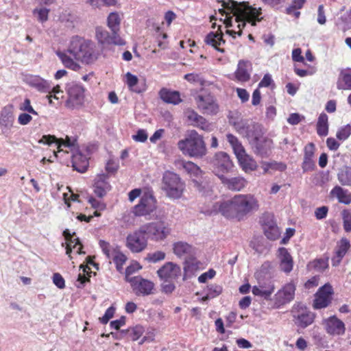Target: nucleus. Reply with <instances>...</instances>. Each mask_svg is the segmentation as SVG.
Instances as JSON below:
<instances>
[{"instance_id": "obj_8", "label": "nucleus", "mask_w": 351, "mask_h": 351, "mask_svg": "<svg viewBox=\"0 0 351 351\" xmlns=\"http://www.w3.org/2000/svg\"><path fill=\"white\" fill-rule=\"evenodd\" d=\"M146 237L154 241L165 240L170 230L165 222L158 221L145 223L141 226Z\"/></svg>"}, {"instance_id": "obj_35", "label": "nucleus", "mask_w": 351, "mask_h": 351, "mask_svg": "<svg viewBox=\"0 0 351 351\" xmlns=\"http://www.w3.org/2000/svg\"><path fill=\"white\" fill-rule=\"evenodd\" d=\"M160 99L165 103L177 105L182 101L180 93L176 90H171L162 88L159 93Z\"/></svg>"}, {"instance_id": "obj_24", "label": "nucleus", "mask_w": 351, "mask_h": 351, "mask_svg": "<svg viewBox=\"0 0 351 351\" xmlns=\"http://www.w3.org/2000/svg\"><path fill=\"white\" fill-rule=\"evenodd\" d=\"M252 71V65L250 61L240 60L234 73V80L239 82H246L250 79Z\"/></svg>"}, {"instance_id": "obj_40", "label": "nucleus", "mask_w": 351, "mask_h": 351, "mask_svg": "<svg viewBox=\"0 0 351 351\" xmlns=\"http://www.w3.org/2000/svg\"><path fill=\"white\" fill-rule=\"evenodd\" d=\"M219 28L221 29V26H219ZM205 42L206 44L211 45L218 51H221L219 48V46L224 43V40L222 38V32H220V33L211 32L208 34L205 38Z\"/></svg>"}, {"instance_id": "obj_23", "label": "nucleus", "mask_w": 351, "mask_h": 351, "mask_svg": "<svg viewBox=\"0 0 351 351\" xmlns=\"http://www.w3.org/2000/svg\"><path fill=\"white\" fill-rule=\"evenodd\" d=\"M219 180L226 188L232 191H240L243 190L247 184V180L241 176L228 177L225 175H220Z\"/></svg>"}, {"instance_id": "obj_5", "label": "nucleus", "mask_w": 351, "mask_h": 351, "mask_svg": "<svg viewBox=\"0 0 351 351\" xmlns=\"http://www.w3.org/2000/svg\"><path fill=\"white\" fill-rule=\"evenodd\" d=\"M161 189L167 197L178 200L182 198L186 191V184L178 174L167 171L162 175Z\"/></svg>"}, {"instance_id": "obj_12", "label": "nucleus", "mask_w": 351, "mask_h": 351, "mask_svg": "<svg viewBox=\"0 0 351 351\" xmlns=\"http://www.w3.org/2000/svg\"><path fill=\"white\" fill-rule=\"evenodd\" d=\"M295 285L293 282L283 285L274 295L272 301L276 308H280L290 302L295 297Z\"/></svg>"}, {"instance_id": "obj_28", "label": "nucleus", "mask_w": 351, "mask_h": 351, "mask_svg": "<svg viewBox=\"0 0 351 351\" xmlns=\"http://www.w3.org/2000/svg\"><path fill=\"white\" fill-rule=\"evenodd\" d=\"M14 115L12 106H7L3 108L0 117V126L3 133L9 131L13 126Z\"/></svg>"}, {"instance_id": "obj_18", "label": "nucleus", "mask_w": 351, "mask_h": 351, "mask_svg": "<svg viewBox=\"0 0 351 351\" xmlns=\"http://www.w3.org/2000/svg\"><path fill=\"white\" fill-rule=\"evenodd\" d=\"M332 288L330 285L326 284L320 287L315 294L313 307L316 309L326 308L332 300Z\"/></svg>"}, {"instance_id": "obj_41", "label": "nucleus", "mask_w": 351, "mask_h": 351, "mask_svg": "<svg viewBox=\"0 0 351 351\" xmlns=\"http://www.w3.org/2000/svg\"><path fill=\"white\" fill-rule=\"evenodd\" d=\"M337 180L342 186H351V166L341 169L337 173Z\"/></svg>"}, {"instance_id": "obj_36", "label": "nucleus", "mask_w": 351, "mask_h": 351, "mask_svg": "<svg viewBox=\"0 0 351 351\" xmlns=\"http://www.w3.org/2000/svg\"><path fill=\"white\" fill-rule=\"evenodd\" d=\"M173 254L178 257H182L193 252V247L184 241H177L173 243Z\"/></svg>"}, {"instance_id": "obj_43", "label": "nucleus", "mask_w": 351, "mask_h": 351, "mask_svg": "<svg viewBox=\"0 0 351 351\" xmlns=\"http://www.w3.org/2000/svg\"><path fill=\"white\" fill-rule=\"evenodd\" d=\"M234 127L237 132L243 136L250 137V125L247 120H240L234 122Z\"/></svg>"}, {"instance_id": "obj_13", "label": "nucleus", "mask_w": 351, "mask_h": 351, "mask_svg": "<svg viewBox=\"0 0 351 351\" xmlns=\"http://www.w3.org/2000/svg\"><path fill=\"white\" fill-rule=\"evenodd\" d=\"M156 209V199L150 193H145L139 203L133 207L132 213L135 216L141 217L151 214Z\"/></svg>"}, {"instance_id": "obj_17", "label": "nucleus", "mask_w": 351, "mask_h": 351, "mask_svg": "<svg viewBox=\"0 0 351 351\" xmlns=\"http://www.w3.org/2000/svg\"><path fill=\"white\" fill-rule=\"evenodd\" d=\"M158 277L163 281H173L181 275L180 267L173 262H167L158 271Z\"/></svg>"}, {"instance_id": "obj_37", "label": "nucleus", "mask_w": 351, "mask_h": 351, "mask_svg": "<svg viewBox=\"0 0 351 351\" xmlns=\"http://www.w3.org/2000/svg\"><path fill=\"white\" fill-rule=\"evenodd\" d=\"M63 235L66 240V254L69 256L70 259H71V253L72 250H75L77 247L80 241L78 238L74 237L69 230H65L63 232Z\"/></svg>"}, {"instance_id": "obj_20", "label": "nucleus", "mask_w": 351, "mask_h": 351, "mask_svg": "<svg viewBox=\"0 0 351 351\" xmlns=\"http://www.w3.org/2000/svg\"><path fill=\"white\" fill-rule=\"evenodd\" d=\"M322 324L326 332L330 335L339 336L345 332L344 323L335 315L324 319Z\"/></svg>"}, {"instance_id": "obj_63", "label": "nucleus", "mask_w": 351, "mask_h": 351, "mask_svg": "<svg viewBox=\"0 0 351 351\" xmlns=\"http://www.w3.org/2000/svg\"><path fill=\"white\" fill-rule=\"evenodd\" d=\"M115 308L113 306L109 307L105 312L104 316L100 318L102 324H107L108 321L113 317Z\"/></svg>"}, {"instance_id": "obj_6", "label": "nucleus", "mask_w": 351, "mask_h": 351, "mask_svg": "<svg viewBox=\"0 0 351 351\" xmlns=\"http://www.w3.org/2000/svg\"><path fill=\"white\" fill-rule=\"evenodd\" d=\"M226 137L241 169L245 173L256 170L258 167L256 160L252 156L246 153L243 146L238 138L231 134H228Z\"/></svg>"}, {"instance_id": "obj_44", "label": "nucleus", "mask_w": 351, "mask_h": 351, "mask_svg": "<svg viewBox=\"0 0 351 351\" xmlns=\"http://www.w3.org/2000/svg\"><path fill=\"white\" fill-rule=\"evenodd\" d=\"M328 267V258L316 259L308 264L309 270L315 269L317 271H323Z\"/></svg>"}, {"instance_id": "obj_32", "label": "nucleus", "mask_w": 351, "mask_h": 351, "mask_svg": "<svg viewBox=\"0 0 351 351\" xmlns=\"http://www.w3.org/2000/svg\"><path fill=\"white\" fill-rule=\"evenodd\" d=\"M315 146L313 143H308L304 147V156L302 168L304 171H313L315 168L313 156Z\"/></svg>"}, {"instance_id": "obj_61", "label": "nucleus", "mask_w": 351, "mask_h": 351, "mask_svg": "<svg viewBox=\"0 0 351 351\" xmlns=\"http://www.w3.org/2000/svg\"><path fill=\"white\" fill-rule=\"evenodd\" d=\"M48 12L49 10L45 8H36L34 11V14L38 18V20L43 21L47 20Z\"/></svg>"}, {"instance_id": "obj_38", "label": "nucleus", "mask_w": 351, "mask_h": 351, "mask_svg": "<svg viewBox=\"0 0 351 351\" xmlns=\"http://www.w3.org/2000/svg\"><path fill=\"white\" fill-rule=\"evenodd\" d=\"M200 262L196 258H190L185 261L184 266V277L189 278L200 268Z\"/></svg>"}, {"instance_id": "obj_59", "label": "nucleus", "mask_w": 351, "mask_h": 351, "mask_svg": "<svg viewBox=\"0 0 351 351\" xmlns=\"http://www.w3.org/2000/svg\"><path fill=\"white\" fill-rule=\"evenodd\" d=\"M59 138H57L53 135H43L42 138L38 141L40 144L51 145L53 143H56L57 145V141Z\"/></svg>"}, {"instance_id": "obj_19", "label": "nucleus", "mask_w": 351, "mask_h": 351, "mask_svg": "<svg viewBox=\"0 0 351 351\" xmlns=\"http://www.w3.org/2000/svg\"><path fill=\"white\" fill-rule=\"evenodd\" d=\"M293 321L300 328H304L313 324L315 319L313 313L303 306H298L293 311Z\"/></svg>"}, {"instance_id": "obj_3", "label": "nucleus", "mask_w": 351, "mask_h": 351, "mask_svg": "<svg viewBox=\"0 0 351 351\" xmlns=\"http://www.w3.org/2000/svg\"><path fill=\"white\" fill-rule=\"evenodd\" d=\"M258 208V200L254 195L238 194L229 200L220 204L215 203L210 213L218 211L228 218H241L249 213L257 211Z\"/></svg>"}, {"instance_id": "obj_11", "label": "nucleus", "mask_w": 351, "mask_h": 351, "mask_svg": "<svg viewBox=\"0 0 351 351\" xmlns=\"http://www.w3.org/2000/svg\"><path fill=\"white\" fill-rule=\"evenodd\" d=\"M99 246L106 257L109 260L112 259L114 261L117 269L121 272L123 269V265L127 261L126 256L120 251L117 246H111L105 241L100 240Z\"/></svg>"}, {"instance_id": "obj_64", "label": "nucleus", "mask_w": 351, "mask_h": 351, "mask_svg": "<svg viewBox=\"0 0 351 351\" xmlns=\"http://www.w3.org/2000/svg\"><path fill=\"white\" fill-rule=\"evenodd\" d=\"M53 282L59 289H63L65 287V281L62 276L58 273H56L53 275Z\"/></svg>"}, {"instance_id": "obj_47", "label": "nucleus", "mask_w": 351, "mask_h": 351, "mask_svg": "<svg viewBox=\"0 0 351 351\" xmlns=\"http://www.w3.org/2000/svg\"><path fill=\"white\" fill-rule=\"evenodd\" d=\"M125 77V84L130 90L138 93L141 92V90L137 86L138 82L137 76L132 74L130 72H128L126 73Z\"/></svg>"}, {"instance_id": "obj_42", "label": "nucleus", "mask_w": 351, "mask_h": 351, "mask_svg": "<svg viewBox=\"0 0 351 351\" xmlns=\"http://www.w3.org/2000/svg\"><path fill=\"white\" fill-rule=\"evenodd\" d=\"M182 167L191 177L198 178L202 171L201 169L194 162L191 161H182Z\"/></svg>"}, {"instance_id": "obj_1", "label": "nucleus", "mask_w": 351, "mask_h": 351, "mask_svg": "<svg viewBox=\"0 0 351 351\" xmlns=\"http://www.w3.org/2000/svg\"><path fill=\"white\" fill-rule=\"evenodd\" d=\"M95 48L91 40L75 36L71 38L66 51H57L56 54L65 67L77 71L81 68L78 61L90 64L98 59L99 53Z\"/></svg>"}, {"instance_id": "obj_54", "label": "nucleus", "mask_w": 351, "mask_h": 351, "mask_svg": "<svg viewBox=\"0 0 351 351\" xmlns=\"http://www.w3.org/2000/svg\"><path fill=\"white\" fill-rule=\"evenodd\" d=\"M343 228L346 232L351 231V210H345L342 213Z\"/></svg>"}, {"instance_id": "obj_26", "label": "nucleus", "mask_w": 351, "mask_h": 351, "mask_svg": "<svg viewBox=\"0 0 351 351\" xmlns=\"http://www.w3.org/2000/svg\"><path fill=\"white\" fill-rule=\"evenodd\" d=\"M188 121L195 127L210 132L212 130V125L203 117L199 115L193 110H187L185 112Z\"/></svg>"}, {"instance_id": "obj_45", "label": "nucleus", "mask_w": 351, "mask_h": 351, "mask_svg": "<svg viewBox=\"0 0 351 351\" xmlns=\"http://www.w3.org/2000/svg\"><path fill=\"white\" fill-rule=\"evenodd\" d=\"M262 168L264 173H268L270 170L283 171L286 169L287 165L282 162H263Z\"/></svg>"}, {"instance_id": "obj_21", "label": "nucleus", "mask_w": 351, "mask_h": 351, "mask_svg": "<svg viewBox=\"0 0 351 351\" xmlns=\"http://www.w3.org/2000/svg\"><path fill=\"white\" fill-rule=\"evenodd\" d=\"M23 80L28 86L40 93H47L51 90V82L39 75H27Z\"/></svg>"}, {"instance_id": "obj_58", "label": "nucleus", "mask_w": 351, "mask_h": 351, "mask_svg": "<svg viewBox=\"0 0 351 351\" xmlns=\"http://www.w3.org/2000/svg\"><path fill=\"white\" fill-rule=\"evenodd\" d=\"M47 93H49V95H47V98L49 99V104H52V98H54L56 99H58L59 97L58 96L59 94H62L63 92L60 90V87L59 85H57L54 87H52L51 86V90L50 92H48Z\"/></svg>"}, {"instance_id": "obj_9", "label": "nucleus", "mask_w": 351, "mask_h": 351, "mask_svg": "<svg viewBox=\"0 0 351 351\" xmlns=\"http://www.w3.org/2000/svg\"><path fill=\"white\" fill-rule=\"evenodd\" d=\"M147 245V238L141 226L128 234L126 237V246L134 253H138L143 251Z\"/></svg>"}, {"instance_id": "obj_30", "label": "nucleus", "mask_w": 351, "mask_h": 351, "mask_svg": "<svg viewBox=\"0 0 351 351\" xmlns=\"http://www.w3.org/2000/svg\"><path fill=\"white\" fill-rule=\"evenodd\" d=\"M275 289L274 282L269 281L267 283H259L257 286H254L252 292L254 295L259 296L265 300L270 298Z\"/></svg>"}, {"instance_id": "obj_7", "label": "nucleus", "mask_w": 351, "mask_h": 351, "mask_svg": "<svg viewBox=\"0 0 351 351\" xmlns=\"http://www.w3.org/2000/svg\"><path fill=\"white\" fill-rule=\"evenodd\" d=\"M111 34L101 27L96 29V38L102 45H114L122 46L125 44V40L119 36V23H107Z\"/></svg>"}, {"instance_id": "obj_53", "label": "nucleus", "mask_w": 351, "mask_h": 351, "mask_svg": "<svg viewBox=\"0 0 351 351\" xmlns=\"http://www.w3.org/2000/svg\"><path fill=\"white\" fill-rule=\"evenodd\" d=\"M130 336L133 341L138 340L144 332V328L141 325H136L128 330Z\"/></svg>"}, {"instance_id": "obj_50", "label": "nucleus", "mask_w": 351, "mask_h": 351, "mask_svg": "<svg viewBox=\"0 0 351 351\" xmlns=\"http://www.w3.org/2000/svg\"><path fill=\"white\" fill-rule=\"evenodd\" d=\"M19 109L23 112H28L33 115H38V112L34 109L29 99L26 98L19 106Z\"/></svg>"}, {"instance_id": "obj_48", "label": "nucleus", "mask_w": 351, "mask_h": 351, "mask_svg": "<svg viewBox=\"0 0 351 351\" xmlns=\"http://www.w3.org/2000/svg\"><path fill=\"white\" fill-rule=\"evenodd\" d=\"M304 1L305 0H293V5L287 8V13L293 14L297 19L300 14L298 10L302 7Z\"/></svg>"}, {"instance_id": "obj_57", "label": "nucleus", "mask_w": 351, "mask_h": 351, "mask_svg": "<svg viewBox=\"0 0 351 351\" xmlns=\"http://www.w3.org/2000/svg\"><path fill=\"white\" fill-rule=\"evenodd\" d=\"M148 134L145 130L139 129L136 134L132 136V139L136 142L144 143L147 140Z\"/></svg>"}, {"instance_id": "obj_25", "label": "nucleus", "mask_w": 351, "mask_h": 351, "mask_svg": "<svg viewBox=\"0 0 351 351\" xmlns=\"http://www.w3.org/2000/svg\"><path fill=\"white\" fill-rule=\"evenodd\" d=\"M277 259L280 271L285 274H289L292 271L293 267V260L291 255L286 248L280 247L278 249Z\"/></svg>"}, {"instance_id": "obj_22", "label": "nucleus", "mask_w": 351, "mask_h": 351, "mask_svg": "<svg viewBox=\"0 0 351 351\" xmlns=\"http://www.w3.org/2000/svg\"><path fill=\"white\" fill-rule=\"evenodd\" d=\"M273 148V141L267 137L256 138L253 144L254 153L262 158L268 157Z\"/></svg>"}, {"instance_id": "obj_33", "label": "nucleus", "mask_w": 351, "mask_h": 351, "mask_svg": "<svg viewBox=\"0 0 351 351\" xmlns=\"http://www.w3.org/2000/svg\"><path fill=\"white\" fill-rule=\"evenodd\" d=\"M88 158L80 152L76 151L72 155V165L75 170L80 173L85 172L88 167Z\"/></svg>"}, {"instance_id": "obj_10", "label": "nucleus", "mask_w": 351, "mask_h": 351, "mask_svg": "<svg viewBox=\"0 0 351 351\" xmlns=\"http://www.w3.org/2000/svg\"><path fill=\"white\" fill-rule=\"evenodd\" d=\"M211 165L213 172L219 178L220 175L230 172L234 167L230 156L224 152H217L211 161Z\"/></svg>"}, {"instance_id": "obj_2", "label": "nucleus", "mask_w": 351, "mask_h": 351, "mask_svg": "<svg viewBox=\"0 0 351 351\" xmlns=\"http://www.w3.org/2000/svg\"><path fill=\"white\" fill-rule=\"evenodd\" d=\"M221 3L218 11L210 16V21L219 20L220 22H260L266 20L261 8L253 7L249 2H238L234 0L219 1Z\"/></svg>"}, {"instance_id": "obj_60", "label": "nucleus", "mask_w": 351, "mask_h": 351, "mask_svg": "<svg viewBox=\"0 0 351 351\" xmlns=\"http://www.w3.org/2000/svg\"><path fill=\"white\" fill-rule=\"evenodd\" d=\"M31 114H32L28 112L21 113L18 117V123L21 125H26L29 124L32 120V117Z\"/></svg>"}, {"instance_id": "obj_29", "label": "nucleus", "mask_w": 351, "mask_h": 351, "mask_svg": "<svg viewBox=\"0 0 351 351\" xmlns=\"http://www.w3.org/2000/svg\"><path fill=\"white\" fill-rule=\"evenodd\" d=\"M330 197L346 205L351 203V193L346 189L337 185L330 192Z\"/></svg>"}, {"instance_id": "obj_31", "label": "nucleus", "mask_w": 351, "mask_h": 351, "mask_svg": "<svg viewBox=\"0 0 351 351\" xmlns=\"http://www.w3.org/2000/svg\"><path fill=\"white\" fill-rule=\"evenodd\" d=\"M68 148L71 152L77 151V143L75 138H71L66 136L65 139L59 138L57 141V151H53L54 158L58 157V154L64 151L63 148Z\"/></svg>"}, {"instance_id": "obj_4", "label": "nucleus", "mask_w": 351, "mask_h": 351, "mask_svg": "<svg viewBox=\"0 0 351 351\" xmlns=\"http://www.w3.org/2000/svg\"><path fill=\"white\" fill-rule=\"evenodd\" d=\"M178 147L184 156L191 158H201L207 154L203 136L194 130H191L184 139L178 141Z\"/></svg>"}, {"instance_id": "obj_49", "label": "nucleus", "mask_w": 351, "mask_h": 351, "mask_svg": "<svg viewBox=\"0 0 351 351\" xmlns=\"http://www.w3.org/2000/svg\"><path fill=\"white\" fill-rule=\"evenodd\" d=\"M350 247V242L346 239H341L337 245L335 254L339 256L343 257Z\"/></svg>"}, {"instance_id": "obj_56", "label": "nucleus", "mask_w": 351, "mask_h": 351, "mask_svg": "<svg viewBox=\"0 0 351 351\" xmlns=\"http://www.w3.org/2000/svg\"><path fill=\"white\" fill-rule=\"evenodd\" d=\"M265 236L271 240H276L278 238L279 230L276 226H271L268 229L265 230Z\"/></svg>"}, {"instance_id": "obj_52", "label": "nucleus", "mask_w": 351, "mask_h": 351, "mask_svg": "<svg viewBox=\"0 0 351 351\" xmlns=\"http://www.w3.org/2000/svg\"><path fill=\"white\" fill-rule=\"evenodd\" d=\"M166 257V254L162 251H156L152 253H149L146 259L153 263H158L164 260Z\"/></svg>"}, {"instance_id": "obj_14", "label": "nucleus", "mask_w": 351, "mask_h": 351, "mask_svg": "<svg viewBox=\"0 0 351 351\" xmlns=\"http://www.w3.org/2000/svg\"><path fill=\"white\" fill-rule=\"evenodd\" d=\"M127 281L130 283L133 291L136 295H149L152 293L154 284L141 276L127 277Z\"/></svg>"}, {"instance_id": "obj_27", "label": "nucleus", "mask_w": 351, "mask_h": 351, "mask_svg": "<svg viewBox=\"0 0 351 351\" xmlns=\"http://www.w3.org/2000/svg\"><path fill=\"white\" fill-rule=\"evenodd\" d=\"M111 189V185L108 182V177L106 174H98L94 183V193L99 197H104L108 191Z\"/></svg>"}, {"instance_id": "obj_55", "label": "nucleus", "mask_w": 351, "mask_h": 351, "mask_svg": "<svg viewBox=\"0 0 351 351\" xmlns=\"http://www.w3.org/2000/svg\"><path fill=\"white\" fill-rule=\"evenodd\" d=\"M225 24V27H224V29H225V31H226V33L229 34L230 36H232L233 38H235L236 37V35L238 34V35H241V27L242 28H243L245 25L246 23H238V28H239V31L238 32H236V31H234L232 29H230V27H232V23H224Z\"/></svg>"}, {"instance_id": "obj_15", "label": "nucleus", "mask_w": 351, "mask_h": 351, "mask_svg": "<svg viewBox=\"0 0 351 351\" xmlns=\"http://www.w3.org/2000/svg\"><path fill=\"white\" fill-rule=\"evenodd\" d=\"M84 87L80 84H70L67 90V107L75 108L81 106L84 101Z\"/></svg>"}, {"instance_id": "obj_46", "label": "nucleus", "mask_w": 351, "mask_h": 351, "mask_svg": "<svg viewBox=\"0 0 351 351\" xmlns=\"http://www.w3.org/2000/svg\"><path fill=\"white\" fill-rule=\"evenodd\" d=\"M222 287L218 285H210L206 289V295L202 298V300H207L219 295L222 293Z\"/></svg>"}, {"instance_id": "obj_39", "label": "nucleus", "mask_w": 351, "mask_h": 351, "mask_svg": "<svg viewBox=\"0 0 351 351\" xmlns=\"http://www.w3.org/2000/svg\"><path fill=\"white\" fill-rule=\"evenodd\" d=\"M317 132L320 136H326L328 134V117L324 112L321 113L318 117Z\"/></svg>"}, {"instance_id": "obj_34", "label": "nucleus", "mask_w": 351, "mask_h": 351, "mask_svg": "<svg viewBox=\"0 0 351 351\" xmlns=\"http://www.w3.org/2000/svg\"><path fill=\"white\" fill-rule=\"evenodd\" d=\"M339 90H351V69H341L337 82Z\"/></svg>"}, {"instance_id": "obj_62", "label": "nucleus", "mask_w": 351, "mask_h": 351, "mask_svg": "<svg viewBox=\"0 0 351 351\" xmlns=\"http://www.w3.org/2000/svg\"><path fill=\"white\" fill-rule=\"evenodd\" d=\"M216 272L214 269H210L208 271L204 272L198 277V281L200 283L206 282L208 279H212L215 276Z\"/></svg>"}, {"instance_id": "obj_51", "label": "nucleus", "mask_w": 351, "mask_h": 351, "mask_svg": "<svg viewBox=\"0 0 351 351\" xmlns=\"http://www.w3.org/2000/svg\"><path fill=\"white\" fill-rule=\"evenodd\" d=\"M351 134V125L347 124L340 128L337 132L336 136L340 141L346 140Z\"/></svg>"}, {"instance_id": "obj_16", "label": "nucleus", "mask_w": 351, "mask_h": 351, "mask_svg": "<svg viewBox=\"0 0 351 351\" xmlns=\"http://www.w3.org/2000/svg\"><path fill=\"white\" fill-rule=\"evenodd\" d=\"M197 108L204 114H215L219 110V106L214 97L210 94L199 95L195 98Z\"/></svg>"}]
</instances>
